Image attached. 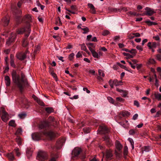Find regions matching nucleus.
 I'll return each mask as SVG.
<instances>
[{"mask_svg":"<svg viewBox=\"0 0 161 161\" xmlns=\"http://www.w3.org/2000/svg\"><path fill=\"white\" fill-rule=\"evenodd\" d=\"M127 62L130 65L132 68L133 69H135L136 66L134 64H133V63H132V62H130L129 61H127Z\"/></svg>","mask_w":161,"mask_h":161,"instance_id":"52","label":"nucleus"},{"mask_svg":"<svg viewBox=\"0 0 161 161\" xmlns=\"http://www.w3.org/2000/svg\"><path fill=\"white\" fill-rule=\"evenodd\" d=\"M7 156L9 160L13 161L15 159L13 154L12 153H8Z\"/></svg>","mask_w":161,"mask_h":161,"instance_id":"22","label":"nucleus"},{"mask_svg":"<svg viewBox=\"0 0 161 161\" xmlns=\"http://www.w3.org/2000/svg\"><path fill=\"white\" fill-rule=\"evenodd\" d=\"M22 132V130L21 128H19L16 131L15 133V135L19 134H21Z\"/></svg>","mask_w":161,"mask_h":161,"instance_id":"50","label":"nucleus"},{"mask_svg":"<svg viewBox=\"0 0 161 161\" xmlns=\"http://www.w3.org/2000/svg\"><path fill=\"white\" fill-rule=\"evenodd\" d=\"M48 120V121L50 122H49L47 121H43L41 122L39 125V128L42 129L47 126H48L50 125V122H53L54 121V118L52 117H49Z\"/></svg>","mask_w":161,"mask_h":161,"instance_id":"5","label":"nucleus"},{"mask_svg":"<svg viewBox=\"0 0 161 161\" xmlns=\"http://www.w3.org/2000/svg\"><path fill=\"white\" fill-rule=\"evenodd\" d=\"M16 141L17 142L19 145H21V139L19 136H17V137L16 138Z\"/></svg>","mask_w":161,"mask_h":161,"instance_id":"37","label":"nucleus"},{"mask_svg":"<svg viewBox=\"0 0 161 161\" xmlns=\"http://www.w3.org/2000/svg\"><path fill=\"white\" fill-rule=\"evenodd\" d=\"M65 142L64 139H62L57 142L56 144V147L57 149H60L63 145L64 143Z\"/></svg>","mask_w":161,"mask_h":161,"instance_id":"11","label":"nucleus"},{"mask_svg":"<svg viewBox=\"0 0 161 161\" xmlns=\"http://www.w3.org/2000/svg\"><path fill=\"white\" fill-rule=\"evenodd\" d=\"M145 22L149 26H151L153 25H157V23L152 22L150 20H147Z\"/></svg>","mask_w":161,"mask_h":161,"instance_id":"27","label":"nucleus"},{"mask_svg":"<svg viewBox=\"0 0 161 161\" xmlns=\"http://www.w3.org/2000/svg\"><path fill=\"white\" fill-rule=\"evenodd\" d=\"M48 158L47 153L43 151H39L37 154L36 159L41 161H44Z\"/></svg>","mask_w":161,"mask_h":161,"instance_id":"3","label":"nucleus"},{"mask_svg":"<svg viewBox=\"0 0 161 161\" xmlns=\"http://www.w3.org/2000/svg\"><path fill=\"white\" fill-rule=\"evenodd\" d=\"M0 115L1 117L2 120L5 122H6L9 119L8 113L5 111L3 108H0Z\"/></svg>","mask_w":161,"mask_h":161,"instance_id":"4","label":"nucleus"},{"mask_svg":"<svg viewBox=\"0 0 161 161\" xmlns=\"http://www.w3.org/2000/svg\"><path fill=\"white\" fill-rule=\"evenodd\" d=\"M115 146L116 148L119 151L121 150L123 147L122 145L118 141H116Z\"/></svg>","mask_w":161,"mask_h":161,"instance_id":"21","label":"nucleus"},{"mask_svg":"<svg viewBox=\"0 0 161 161\" xmlns=\"http://www.w3.org/2000/svg\"><path fill=\"white\" fill-rule=\"evenodd\" d=\"M105 156L107 158L111 159L113 156L112 151L110 149L107 150L106 151Z\"/></svg>","mask_w":161,"mask_h":161,"instance_id":"16","label":"nucleus"},{"mask_svg":"<svg viewBox=\"0 0 161 161\" xmlns=\"http://www.w3.org/2000/svg\"><path fill=\"white\" fill-rule=\"evenodd\" d=\"M154 96L155 98L159 101L161 100V94L158 92H155L154 94Z\"/></svg>","mask_w":161,"mask_h":161,"instance_id":"24","label":"nucleus"},{"mask_svg":"<svg viewBox=\"0 0 161 161\" xmlns=\"http://www.w3.org/2000/svg\"><path fill=\"white\" fill-rule=\"evenodd\" d=\"M153 38L156 41H159L160 40V37L158 35H157L153 37Z\"/></svg>","mask_w":161,"mask_h":161,"instance_id":"62","label":"nucleus"},{"mask_svg":"<svg viewBox=\"0 0 161 161\" xmlns=\"http://www.w3.org/2000/svg\"><path fill=\"white\" fill-rule=\"evenodd\" d=\"M33 17L29 14H27L22 19V21H25L27 23V26L24 28H21L17 31V33L19 34H22L24 32H26L25 34V38H27L30 33L31 30L30 28V24L29 23L32 21Z\"/></svg>","mask_w":161,"mask_h":161,"instance_id":"2","label":"nucleus"},{"mask_svg":"<svg viewBox=\"0 0 161 161\" xmlns=\"http://www.w3.org/2000/svg\"><path fill=\"white\" fill-rule=\"evenodd\" d=\"M26 153L27 155V156H31L32 155V151L31 149H27L26 150Z\"/></svg>","mask_w":161,"mask_h":161,"instance_id":"38","label":"nucleus"},{"mask_svg":"<svg viewBox=\"0 0 161 161\" xmlns=\"http://www.w3.org/2000/svg\"><path fill=\"white\" fill-rule=\"evenodd\" d=\"M9 19L8 17H4L1 21V25L4 26H7L9 23Z\"/></svg>","mask_w":161,"mask_h":161,"instance_id":"8","label":"nucleus"},{"mask_svg":"<svg viewBox=\"0 0 161 161\" xmlns=\"http://www.w3.org/2000/svg\"><path fill=\"white\" fill-rule=\"evenodd\" d=\"M156 57L157 58V59L159 61H161V55L158 54L156 55Z\"/></svg>","mask_w":161,"mask_h":161,"instance_id":"58","label":"nucleus"},{"mask_svg":"<svg viewBox=\"0 0 161 161\" xmlns=\"http://www.w3.org/2000/svg\"><path fill=\"white\" fill-rule=\"evenodd\" d=\"M134 105L136 106L137 107H139L140 106L139 103L136 100L134 101Z\"/></svg>","mask_w":161,"mask_h":161,"instance_id":"57","label":"nucleus"},{"mask_svg":"<svg viewBox=\"0 0 161 161\" xmlns=\"http://www.w3.org/2000/svg\"><path fill=\"white\" fill-rule=\"evenodd\" d=\"M45 111L47 113L50 114L53 112V110L52 108L48 107L46 108Z\"/></svg>","mask_w":161,"mask_h":161,"instance_id":"30","label":"nucleus"},{"mask_svg":"<svg viewBox=\"0 0 161 161\" xmlns=\"http://www.w3.org/2000/svg\"><path fill=\"white\" fill-rule=\"evenodd\" d=\"M98 131H100L101 134H105L108 132V129L105 125L100 126Z\"/></svg>","mask_w":161,"mask_h":161,"instance_id":"12","label":"nucleus"},{"mask_svg":"<svg viewBox=\"0 0 161 161\" xmlns=\"http://www.w3.org/2000/svg\"><path fill=\"white\" fill-rule=\"evenodd\" d=\"M138 114H136L133 115V118H132V119H133V120H136L137 119V118H138Z\"/></svg>","mask_w":161,"mask_h":161,"instance_id":"64","label":"nucleus"},{"mask_svg":"<svg viewBox=\"0 0 161 161\" xmlns=\"http://www.w3.org/2000/svg\"><path fill=\"white\" fill-rule=\"evenodd\" d=\"M21 19V18L20 16H16V20L17 23H20V20Z\"/></svg>","mask_w":161,"mask_h":161,"instance_id":"55","label":"nucleus"},{"mask_svg":"<svg viewBox=\"0 0 161 161\" xmlns=\"http://www.w3.org/2000/svg\"><path fill=\"white\" fill-rule=\"evenodd\" d=\"M109 84L112 88L114 87V83H113V81H112L111 80H110L109 81Z\"/></svg>","mask_w":161,"mask_h":161,"instance_id":"49","label":"nucleus"},{"mask_svg":"<svg viewBox=\"0 0 161 161\" xmlns=\"http://www.w3.org/2000/svg\"><path fill=\"white\" fill-rule=\"evenodd\" d=\"M28 44V42L26 39H25L24 40L23 43L22 45L24 47H26Z\"/></svg>","mask_w":161,"mask_h":161,"instance_id":"47","label":"nucleus"},{"mask_svg":"<svg viewBox=\"0 0 161 161\" xmlns=\"http://www.w3.org/2000/svg\"><path fill=\"white\" fill-rule=\"evenodd\" d=\"M12 79L13 82L19 88L20 92H22L25 86H28L27 80L25 78V75L22 73L21 74V79H20L19 75L17 74L15 70L11 72Z\"/></svg>","mask_w":161,"mask_h":161,"instance_id":"1","label":"nucleus"},{"mask_svg":"<svg viewBox=\"0 0 161 161\" xmlns=\"http://www.w3.org/2000/svg\"><path fill=\"white\" fill-rule=\"evenodd\" d=\"M15 153H16V156L18 157H19L21 153H20L19 149V148H16L14 149Z\"/></svg>","mask_w":161,"mask_h":161,"instance_id":"41","label":"nucleus"},{"mask_svg":"<svg viewBox=\"0 0 161 161\" xmlns=\"http://www.w3.org/2000/svg\"><path fill=\"white\" fill-rule=\"evenodd\" d=\"M16 56L19 59L22 61L26 58V53L21 52L17 53Z\"/></svg>","mask_w":161,"mask_h":161,"instance_id":"7","label":"nucleus"},{"mask_svg":"<svg viewBox=\"0 0 161 161\" xmlns=\"http://www.w3.org/2000/svg\"><path fill=\"white\" fill-rule=\"evenodd\" d=\"M41 134L38 133H34L31 135L32 138L35 141H38L41 139Z\"/></svg>","mask_w":161,"mask_h":161,"instance_id":"9","label":"nucleus"},{"mask_svg":"<svg viewBox=\"0 0 161 161\" xmlns=\"http://www.w3.org/2000/svg\"><path fill=\"white\" fill-rule=\"evenodd\" d=\"M26 115V114L25 113H22L19 114L18 115L19 117V118L21 119H23L25 118Z\"/></svg>","mask_w":161,"mask_h":161,"instance_id":"39","label":"nucleus"},{"mask_svg":"<svg viewBox=\"0 0 161 161\" xmlns=\"http://www.w3.org/2000/svg\"><path fill=\"white\" fill-rule=\"evenodd\" d=\"M136 48L140 51H142L143 50V49L142 47L139 45H137V46H136Z\"/></svg>","mask_w":161,"mask_h":161,"instance_id":"60","label":"nucleus"},{"mask_svg":"<svg viewBox=\"0 0 161 161\" xmlns=\"http://www.w3.org/2000/svg\"><path fill=\"white\" fill-rule=\"evenodd\" d=\"M14 59H13L10 60V64L11 66L13 68H15L16 67V66L14 64Z\"/></svg>","mask_w":161,"mask_h":161,"instance_id":"40","label":"nucleus"},{"mask_svg":"<svg viewBox=\"0 0 161 161\" xmlns=\"http://www.w3.org/2000/svg\"><path fill=\"white\" fill-rule=\"evenodd\" d=\"M155 63V61L153 59L150 58L147 63V64L148 65L150 64H154Z\"/></svg>","mask_w":161,"mask_h":161,"instance_id":"34","label":"nucleus"},{"mask_svg":"<svg viewBox=\"0 0 161 161\" xmlns=\"http://www.w3.org/2000/svg\"><path fill=\"white\" fill-rule=\"evenodd\" d=\"M98 74L100 76L102 75L103 77L105 76L103 72L101 70H98Z\"/></svg>","mask_w":161,"mask_h":161,"instance_id":"54","label":"nucleus"},{"mask_svg":"<svg viewBox=\"0 0 161 161\" xmlns=\"http://www.w3.org/2000/svg\"><path fill=\"white\" fill-rule=\"evenodd\" d=\"M109 32L108 31L106 30L104 31L102 33V34L104 36H105L108 35L109 34Z\"/></svg>","mask_w":161,"mask_h":161,"instance_id":"48","label":"nucleus"},{"mask_svg":"<svg viewBox=\"0 0 161 161\" xmlns=\"http://www.w3.org/2000/svg\"><path fill=\"white\" fill-rule=\"evenodd\" d=\"M129 52L135 55L136 53V49H132L131 50L129 51Z\"/></svg>","mask_w":161,"mask_h":161,"instance_id":"56","label":"nucleus"},{"mask_svg":"<svg viewBox=\"0 0 161 161\" xmlns=\"http://www.w3.org/2000/svg\"><path fill=\"white\" fill-rule=\"evenodd\" d=\"M128 140L129 141L130 143L132 149H134V142L133 140L130 138H129Z\"/></svg>","mask_w":161,"mask_h":161,"instance_id":"32","label":"nucleus"},{"mask_svg":"<svg viewBox=\"0 0 161 161\" xmlns=\"http://www.w3.org/2000/svg\"><path fill=\"white\" fill-rule=\"evenodd\" d=\"M158 45L156 42H149L147 43V46L149 47V49H151L152 48H156Z\"/></svg>","mask_w":161,"mask_h":161,"instance_id":"18","label":"nucleus"},{"mask_svg":"<svg viewBox=\"0 0 161 161\" xmlns=\"http://www.w3.org/2000/svg\"><path fill=\"white\" fill-rule=\"evenodd\" d=\"M74 56L75 54L74 53H70L68 57L69 59L70 60H72L74 58Z\"/></svg>","mask_w":161,"mask_h":161,"instance_id":"45","label":"nucleus"},{"mask_svg":"<svg viewBox=\"0 0 161 161\" xmlns=\"http://www.w3.org/2000/svg\"><path fill=\"white\" fill-rule=\"evenodd\" d=\"M80 45L81 47V49L84 51H86L87 50L86 47L84 44H80Z\"/></svg>","mask_w":161,"mask_h":161,"instance_id":"43","label":"nucleus"},{"mask_svg":"<svg viewBox=\"0 0 161 161\" xmlns=\"http://www.w3.org/2000/svg\"><path fill=\"white\" fill-rule=\"evenodd\" d=\"M36 102L39 104L41 106H44V103L42 102V100H41L40 99H39Z\"/></svg>","mask_w":161,"mask_h":161,"instance_id":"46","label":"nucleus"},{"mask_svg":"<svg viewBox=\"0 0 161 161\" xmlns=\"http://www.w3.org/2000/svg\"><path fill=\"white\" fill-rule=\"evenodd\" d=\"M51 74L52 76L55 78L56 80H57V76L56 75L53 71L51 72Z\"/></svg>","mask_w":161,"mask_h":161,"instance_id":"51","label":"nucleus"},{"mask_svg":"<svg viewBox=\"0 0 161 161\" xmlns=\"http://www.w3.org/2000/svg\"><path fill=\"white\" fill-rule=\"evenodd\" d=\"M84 132L85 134L89 133L91 130V129L89 127H85L83 129Z\"/></svg>","mask_w":161,"mask_h":161,"instance_id":"33","label":"nucleus"},{"mask_svg":"<svg viewBox=\"0 0 161 161\" xmlns=\"http://www.w3.org/2000/svg\"><path fill=\"white\" fill-rule=\"evenodd\" d=\"M127 14L129 15L134 16H138L139 14L136 12L132 11H129L127 13Z\"/></svg>","mask_w":161,"mask_h":161,"instance_id":"26","label":"nucleus"},{"mask_svg":"<svg viewBox=\"0 0 161 161\" xmlns=\"http://www.w3.org/2000/svg\"><path fill=\"white\" fill-rule=\"evenodd\" d=\"M9 126L15 127L16 126V124L15 123V121L14 120H10L9 123Z\"/></svg>","mask_w":161,"mask_h":161,"instance_id":"31","label":"nucleus"},{"mask_svg":"<svg viewBox=\"0 0 161 161\" xmlns=\"http://www.w3.org/2000/svg\"><path fill=\"white\" fill-rule=\"evenodd\" d=\"M149 147L148 146H145L144 148V151L146 152H148L149 151Z\"/></svg>","mask_w":161,"mask_h":161,"instance_id":"63","label":"nucleus"},{"mask_svg":"<svg viewBox=\"0 0 161 161\" xmlns=\"http://www.w3.org/2000/svg\"><path fill=\"white\" fill-rule=\"evenodd\" d=\"M88 48L89 50L91 51L92 55L93 57L98 59L100 58V56L98 55V53H97L94 50L92 49V48L90 47H89Z\"/></svg>","mask_w":161,"mask_h":161,"instance_id":"14","label":"nucleus"},{"mask_svg":"<svg viewBox=\"0 0 161 161\" xmlns=\"http://www.w3.org/2000/svg\"><path fill=\"white\" fill-rule=\"evenodd\" d=\"M107 99L108 101L110 103H112L113 104H114V100L112 97H107Z\"/></svg>","mask_w":161,"mask_h":161,"instance_id":"42","label":"nucleus"},{"mask_svg":"<svg viewBox=\"0 0 161 161\" xmlns=\"http://www.w3.org/2000/svg\"><path fill=\"white\" fill-rule=\"evenodd\" d=\"M88 6L90 8V12L92 14H96V10L93 5L91 3H88Z\"/></svg>","mask_w":161,"mask_h":161,"instance_id":"17","label":"nucleus"},{"mask_svg":"<svg viewBox=\"0 0 161 161\" xmlns=\"http://www.w3.org/2000/svg\"><path fill=\"white\" fill-rule=\"evenodd\" d=\"M43 134L46 136L52 139L55 136V133L52 131H45L43 133Z\"/></svg>","mask_w":161,"mask_h":161,"instance_id":"6","label":"nucleus"},{"mask_svg":"<svg viewBox=\"0 0 161 161\" xmlns=\"http://www.w3.org/2000/svg\"><path fill=\"white\" fill-rule=\"evenodd\" d=\"M145 10L146 11V15L151 16L155 13L153 10L148 7H146L145 8Z\"/></svg>","mask_w":161,"mask_h":161,"instance_id":"15","label":"nucleus"},{"mask_svg":"<svg viewBox=\"0 0 161 161\" xmlns=\"http://www.w3.org/2000/svg\"><path fill=\"white\" fill-rule=\"evenodd\" d=\"M56 24L58 25H61L62 24V22L59 17H58L56 21Z\"/></svg>","mask_w":161,"mask_h":161,"instance_id":"35","label":"nucleus"},{"mask_svg":"<svg viewBox=\"0 0 161 161\" xmlns=\"http://www.w3.org/2000/svg\"><path fill=\"white\" fill-rule=\"evenodd\" d=\"M113 83L114 85L115 86H117L122 85V82L121 81H118L117 80H113Z\"/></svg>","mask_w":161,"mask_h":161,"instance_id":"25","label":"nucleus"},{"mask_svg":"<svg viewBox=\"0 0 161 161\" xmlns=\"http://www.w3.org/2000/svg\"><path fill=\"white\" fill-rule=\"evenodd\" d=\"M128 153V148L126 146H125L124 148V155H126Z\"/></svg>","mask_w":161,"mask_h":161,"instance_id":"36","label":"nucleus"},{"mask_svg":"<svg viewBox=\"0 0 161 161\" xmlns=\"http://www.w3.org/2000/svg\"><path fill=\"white\" fill-rule=\"evenodd\" d=\"M121 114L124 117H128L130 115V113L128 111H124L122 112Z\"/></svg>","mask_w":161,"mask_h":161,"instance_id":"28","label":"nucleus"},{"mask_svg":"<svg viewBox=\"0 0 161 161\" xmlns=\"http://www.w3.org/2000/svg\"><path fill=\"white\" fill-rule=\"evenodd\" d=\"M81 151V150L79 148H75L72 151V155L75 157L78 156Z\"/></svg>","mask_w":161,"mask_h":161,"instance_id":"13","label":"nucleus"},{"mask_svg":"<svg viewBox=\"0 0 161 161\" xmlns=\"http://www.w3.org/2000/svg\"><path fill=\"white\" fill-rule=\"evenodd\" d=\"M132 35H134L135 37H139L140 36V34L138 33H132Z\"/></svg>","mask_w":161,"mask_h":161,"instance_id":"61","label":"nucleus"},{"mask_svg":"<svg viewBox=\"0 0 161 161\" xmlns=\"http://www.w3.org/2000/svg\"><path fill=\"white\" fill-rule=\"evenodd\" d=\"M116 100L117 101L120 102H123L124 101V99L121 97H117L116 98Z\"/></svg>","mask_w":161,"mask_h":161,"instance_id":"44","label":"nucleus"},{"mask_svg":"<svg viewBox=\"0 0 161 161\" xmlns=\"http://www.w3.org/2000/svg\"><path fill=\"white\" fill-rule=\"evenodd\" d=\"M81 30L84 31L82 33L83 34H87L89 31V28L85 26H82Z\"/></svg>","mask_w":161,"mask_h":161,"instance_id":"23","label":"nucleus"},{"mask_svg":"<svg viewBox=\"0 0 161 161\" xmlns=\"http://www.w3.org/2000/svg\"><path fill=\"white\" fill-rule=\"evenodd\" d=\"M104 140L105 141L106 144L108 147H110L112 145L111 140L110 139L108 136L106 135L103 137Z\"/></svg>","mask_w":161,"mask_h":161,"instance_id":"10","label":"nucleus"},{"mask_svg":"<svg viewBox=\"0 0 161 161\" xmlns=\"http://www.w3.org/2000/svg\"><path fill=\"white\" fill-rule=\"evenodd\" d=\"M5 81L6 85L7 86H9L11 84V81L10 77L8 75L5 76Z\"/></svg>","mask_w":161,"mask_h":161,"instance_id":"20","label":"nucleus"},{"mask_svg":"<svg viewBox=\"0 0 161 161\" xmlns=\"http://www.w3.org/2000/svg\"><path fill=\"white\" fill-rule=\"evenodd\" d=\"M135 133V131L133 129L130 130L129 131V134L130 135H133Z\"/></svg>","mask_w":161,"mask_h":161,"instance_id":"59","label":"nucleus"},{"mask_svg":"<svg viewBox=\"0 0 161 161\" xmlns=\"http://www.w3.org/2000/svg\"><path fill=\"white\" fill-rule=\"evenodd\" d=\"M40 49V46L38 45L35 46V49H34V54H37V52L39 51Z\"/></svg>","mask_w":161,"mask_h":161,"instance_id":"29","label":"nucleus"},{"mask_svg":"<svg viewBox=\"0 0 161 161\" xmlns=\"http://www.w3.org/2000/svg\"><path fill=\"white\" fill-rule=\"evenodd\" d=\"M76 58H82V55L80 52H79L76 55Z\"/></svg>","mask_w":161,"mask_h":161,"instance_id":"53","label":"nucleus"},{"mask_svg":"<svg viewBox=\"0 0 161 161\" xmlns=\"http://www.w3.org/2000/svg\"><path fill=\"white\" fill-rule=\"evenodd\" d=\"M15 36L14 34H13L8 39L6 43L7 44L9 45L11 42H14L15 40Z\"/></svg>","mask_w":161,"mask_h":161,"instance_id":"19","label":"nucleus"}]
</instances>
